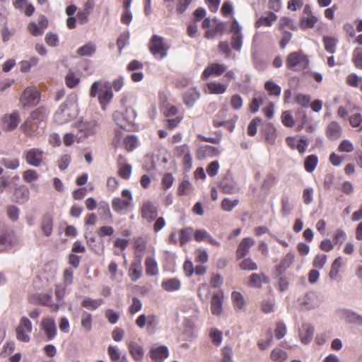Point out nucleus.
Here are the masks:
<instances>
[{
	"label": "nucleus",
	"instance_id": "1",
	"mask_svg": "<svg viewBox=\"0 0 362 362\" xmlns=\"http://www.w3.org/2000/svg\"><path fill=\"white\" fill-rule=\"evenodd\" d=\"M89 95L91 98L98 95L99 103L104 110L113 97L111 85L109 82L104 81L93 82L90 86Z\"/></svg>",
	"mask_w": 362,
	"mask_h": 362
},
{
	"label": "nucleus",
	"instance_id": "2",
	"mask_svg": "<svg viewBox=\"0 0 362 362\" xmlns=\"http://www.w3.org/2000/svg\"><path fill=\"white\" fill-rule=\"evenodd\" d=\"M287 69L300 72L306 70L310 65V59L303 50H298L290 52L285 60Z\"/></svg>",
	"mask_w": 362,
	"mask_h": 362
},
{
	"label": "nucleus",
	"instance_id": "3",
	"mask_svg": "<svg viewBox=\"0 0 362 362\" xmlns=\"http://www.w3.org/2000/svg\"><path fill=\"white\" fill-rule=\"evenodd\" d=\"M148 48L150 52L153 56L163 59L168 54L170 45L165 41L163 37L153 35L150 40Z\"/></svg>",
	"mask_w": 362,
	"mask_h": 362
},
{
	"label": "nucleus",
	"instance_id": "4",
	"mask_svg": "<svg viewBox=\"0 0 362 362\" xmlns=\"http://www.w3.org/2000/svg\"><path fill=\"white\" fill-rule=\"evenodd\" d=\"M122 197H115L112 200V207L117 213L128 211L132 206L133 197L129 189L122 191Z\"/></svg>",
	"mask_w": 362,
	"mask_h": 362
},
{
	"label": "nucleus",
	"instance_id": "5",
	"mask_svg": "<svg viewBox=\"0 0 362 362\" xmlns=\"http://www.w3.org/2000/svg\"><path fill=\"white\" fill-rule=\"evenodd\" d=\"M40 100V93L35 87L25 88L20 96V103L23 107L37 105Z\"/></svg>",
	"mask_w": 362,
	"mask_h": 362
},
{
	"label": "nucleus",
	"instance_id": "6",
	"mask_svg": "<svg viewBox=\"0 0 362 362\" xmlns=\"http://www.w3.org/2000/svg\"><path fill=\"white\" fill-rule=\"evenodd\" d=\"M139 213L142 219L148 223H152L158 215V209L152 201L146 200L142 202Z\"/></svg>",
	"mask_w": 362,
	"mask_h": 362
},
{
	"label": "nucleus",
	"instance_id": "7",
	"mask_svg": "<svg viewBox=\"0 0 362 362\" xmlns=\"http://www.w3.org/2000/svg\"><path fill=\"white\" fill-rule=\"evenodd\" d=\"M32 330L31 321L26 317H22L16 329L17 339L23 342H28L30 339L29 334L32 332Z\"/></svg>",
	"mask_w": 362,
	"mask_h": 362
},
{
	"label": "nucleus",
	"instance_id": "8",
	"mask_svg": "<svg viewBox=\"0 0 362 362\" xmlns=\"http://www.w3.org/2000/svg\"><path fill=\"white\" fill-rule=\"evenodd\" d=\"M21 121L18 111L14 110L10 114H5L1 117V127L5 132L15 130Z\"/></svg>",
	"mask_w": 362,
	"mask_h": 362
},
{
	"label": "nucleus",
	"instance_id": "9",
	"mask_svg": "<svg viewBox=\"0 0 362 362\" xmlns=\"http://www.w3.org/2000/svg\"><path fill=\"white\" fill-rule=\"evenodd\" d=\"M23 157L28 165L40 167L43 163L44 152L40 148H33L25 151Z\"/></svg>",
	"mask_w": 362,
	"mask_h": 362
},
{
	"label": "nucleus",
	"instance_id": "10",
	"mask_svg": "<svg viewBox=\"0 0 362 362\" xmlns=\"http://www.w3.org/2000/svg\"><path fill=\"white\" fill-rule=\"evenodd\" d=\"M137 327L143 329L146 325V329L148 332L153 333L156 331L158 324V320L156 315H149L146 316L144 314L140 315L135 322Z\"/></svg>",
	"mask_w": 362,
	"mask_h": 362
},
{
	"label": "nucleus",
	"instance_id": "11",
	"mask_svg": "<svg viewBox=\"0 0 362 362\" xmlns=\"http://www.w3.org/2000/svg\"><path fill=\"white\" fill-rule=\"evenodd\" d=\"M30 302L35 304H40L44 306H47L53 312H57L59 309V305L57 303H54L53 302L52 295L48 293H40L34 296L31 298Z\"/></svg>",
	"mask_w": 362,
	"mask_h": 362
},
{
	"label": "nucleus",
	"instance_id": "12",
	"mask_svg": "<svg viewBox=\"0 0 362 362\" xmlns=\"http://www.w3.org/2000/svg\"><path fill=\"white\" fill-rule=\"evenodd\" d=\"M227 69V66L223 64L211 63L209 64L202 74L201 78L202 80H206L210 76H220Z\"/></svg>",
	"mask_w": 362,
	"mask_h": 362
},
{
	"label": "nucleus",
	"instance_id": "13",
	"mask_svg": "<svg viewBox=\"0 0 362 362\" xmlns=\"http://www.w3.org/2000/svg\"><path fill=\"white\" fill-rule=\"evenodd\" d=\"M79 132L83 134L84 138L95 135L99 129V124L96 120L81 122L78 125Z\"/></svg>",
	"mask_w": 362,
	"mask_h": 362
},
{
	"label": "nucleus",
	"instance_id": "14",
	"mask_svg": "<svg viewBox=\"0 0 362 362\" xmlns=\"http://www.w3.org/2000/svg\"><path fill=\"white\" fill-rule=\"evenodd\" d=\"M41 328L44 331L47 340L53 339L57 333L55 321L53 318L47 317L41 322Z\"/></svg>",
	"mask_w": 362,
	"mask_h": 362
},
{
	"label": "nucleus",
	"instance_id": "15",
	"mask_svg": "<svg viewBox=\"0 0 362 362\" xmlns=\"http://www.w3.org/2000/svg\"><path fill=\"white\" fill-rule=\"evenodd\" d=\"M224 294L223 291H219L213 294L211 300V311L212 315L219 316L223 312V303Z\"/></svg>",
	"mask_w": 362,
	"mask_h": 362
},
{
	"label": "nucleus",
	"instance_id": "16",
	"mask_svg": "<svg viewBox=\"0 0 362 362\" xmlns=\"http://www.w3.org/2000/svg\"><path fill=\"white\" fill-rule=\"evenodd\" d=\"M255 241L251 238H244L239 243L235 252L237 259L244 258L248 255L250 248L255 245Z\"/></svg>",
	"mask_w": 362,
	"mask_h": 362
},
{
	"label": "nucleus",
	"instance_id": "17",
	"mask_svg": "<svg viewBox=\"0 0 362 362\" xmlns=\"http://www.w3.org/2000/svg\"><path fill=\"white\" fill-rule=\"evenodd\" d=\"M220 151L218 148L209 145L199 146L196 151V158L202 160L206 158L218 156Z\"/></svg>",
	"mask_w": 362,
	"mask_h": 362
},
{
	"label": "nucleus",
	"instance_id": "18",
	"mask_svg": "<svg viewBox=\"0 0 362 362\" xmlns=\"http://www.w3.org/2000/svg\"><path fill=\"white\" fill-rule=\"evenodd\" d=\"M125 158L119 155L118 156L117 164L118 167L117 175L124 180H129L132 171V167L130 164L124 163Z\"/></svg>",
	"mask_w": 362,
	"mask_h": 362
},
{
	"label": "nucleus",
	"instance_id": "19",
	"mask_svg": "<svg viewBox=\"0 0 362 362\" xmlns=\"http://www.w3.org/2000/svg\"><path fill=\"white\" fill-rule=\"evenodd\" d=\"M168 356V349L164 345L159 346L158 347H153L149 351V356L153 361L163 362Z\"/></svg>",
	"mask_w": 362,
	"mask_h": 362
},
{
	"label": "nucleus",
	"instance_id": "20",
	"mask_svg": "<svg viewBox=\"0 0 362 362\" xmlns=\"http://www.w3.org/2000/svg\"><path fill=\"white\" fill-rule=\"evenodd\" d=\"M12 244V236L6 225L0 222V251H4Z\"/></svg>",
	"mask_w": 362,
	"mask_h": 362
},
{
	"label": "nucleus",
	"instance_id": "21",
	"mask_svg": "<svg viewBox=\"0 0 362 362\" xmlns=\"http://www.w3.org/2000/svg\"><path fill=\"white\" fill-rule=\"evenodd\" d=\"M72 116L69 112V108L66 104L61 105L59 110L54 115V119L58 124H64L68 122Z\"/></svg>",
	"mask_w": 362,
	"mask_h": 362
},
{
	"label": "nucleus",
	"instance_id": "22",
	"mask_svg": "<svg viewBox=\"0 0 362 362\" xmlns=\"http://www.w3.org/2000/svg\"><path fill=\"white\" fill-rule=\"evenodd\" d=\"M53 226L54 221L52 216L49 214H45L40 222V228L45 236L49 237L52 235Z\"/></svg>",
	"mask_w": 362,
	"mask_h": 362
},
{
	"label": "nucleus",
	"instance_id": "23",
	"mask_svg": "<svg viewBox=\"0 0 362 362\" xmlns=\"http://www.w3.org/2000/svg\"><path fill=\"white\" fill-rule=\"evenodd\" d=\"M228 88V85L219 82L213 81L206 83L204 91L209 94L220 95L224 93Z\"/></svg>",
	"mask_w": 362,
	"mask_h": 362
},
{
	"label": "nucleus",
	"instance_id": "24",
	"mask_svg": "<svg viewBox=\"0 0 362 362\" xmlns=\"http://www.w3.org/2000/svg\"><path fill=\"white\" fill-rule=\"evenodd\" d=\"M200 98V93L195 88H192L188 89L183 94V101L184 103L188 107H192L196 101H197Z\"/></svg>",
	"mask_w": 362,
	"mask_h": 362
},
{
	"label": "nucleus",
	"instance_id": "25",
	"mask_svg": "<svg viewBox=\"0 0 362 362\" xmlns=\"http://www.w3.org/2000/svg\"><path fill=\"white\" fill-rule=\"evenodd\" d=\"M98 212L102 221L107 223H111L112 221L113 216L107 202H100L98 208Z\"/></svg>",
	"mask_w": 362,
	"mask_h": 362
},
{
	"label": "nucleus",
	"instance_id": "26",
	"mask_svg": "<svg viewBox=\"0 0 362 362\" xmlns=\"http://www.w3.org/2000/svg\"><path fill=\"white\" fill-rule=\"evenodd\" d=\"M128 349L135 361H142L144 356V350L142 346L134 341H130L128 344Z\"/></svg>",
	"mask_w": 362,
	"mask_h": 362
},
{
	"label": "nucleus",
	"instance_id": "27",
	"mask_svg": "<svg viewBox=\"0 0 362 362\" xmlns=\"http://www.w3.org/2000/svg\"><path fill=\"white\" fill-rule=\"evenodd\" d=\"M262 131L264 135L265 141L268 144L274 145L277 138V130L274 125L270 122L267 123Z\"/></svg>",
	"mask_w": 362,
	"mask_h": 362
},
{
	"label": "nucleus",
	"instance_id": "28",
	"mask_svg": "<svg viewBox=\"0 0 362 362\" xmlns=\"http://www.w3.org/2000/svg\"><path fill=\"white\" fill-rule=\"evenodd\" d=\"M341 135V128L340 124L335 121L331 122L326 129V136L331 140H336Z\"/></svg>",
	"mask_w": 362,
	"mask_h": 362
},
{
	"label": "nucleus",
	"instance_id": "29",
	"mask_svg": "<svg viewBox=\"0 0 362 362\" xmlns=\"http://www.w3.org/2000/svg\"><path fill=\"white\" fill-rule=\"evenodd\" d=\"M48 114L49 112L47 109L45 107L40 106L31 112L28 118L35 121L40 125L42 122L47 119Z\"/></svg>",
	"mask_w": 362,
	"mask_h": 362
},
{
	"label": "nucleus",
	"instance_id": "30",
	"mask_svg": "<svg viewBox=\"0 0 362 362\" xmlns=\"http://www.w3.org/2000/svg\"><path fill=\"white\" fill-rule=\"evenodd\" d=\"M13 195L16 202L23 204L29 199L30 191L26 186L21 185L15 189Z\"/></svg>",
	"mask_w": 362,
	"mask_h": 362
},
{
	"label": "nucleus",
	"instance_id": "31",
	"mask_svg": "<svg viewBox=\"0 0 362 362\" xmlns=\"http://www.w3.org/2000/svg\"><path fill=\"white\" fill-rule=\"evenodd\" d=\"M146 274L148 276H156L158 274V263L155 258L148 256L144 262Z\"/></svg>",
	"mask_w": 362,
	"mask_h": 362
},
{
	"label": "nucleus",
	"instance_id": "32",
	"mask_svg": "<svg viewBox=\"0 0 362 362\" xmlns=\"http://www.w3.org/2000/svg\"><path fill=\"white\" fill-rule=\"evenodd\" d=\"M161 287L168 292H173L180 288L181 283L177 278L167 279L162 281Z\"/></svg>",
	"mask_w": 362,
	"mask_h": 362
},
{
	"label": "nucleus",
	"instance_id": "33",
	"mask_svg": "<svg viewBox=\"0 0 362 362\" xmlns=\"http://www.w3.org/2000/svg\"><path fill=\"white\" fill-rule=\"evenodd\" d=\"M315 329L311 325L305 324L302 326V331L300 332V337L303 344H308L313 339Z\"/></svg>",
	"mask_w": 362,
	"mask_h": 362
},
{
	"label": "nucleus",
	"instance_id": "34",
	"mask_svg": "<svg viewBox=\"0 0 362 362\" xmlns=\"http://www.w3.org/2000/svg\"><path fill=\"white\" fill-rule=\"evenodd\" d=\"M23 132L28 136H33L39 128V124L30 118L26 119L21 125Z\"/></svg>",
	"mask_w": 362,
	"mask_h": 362
},
{
	"label": "nucleus",
	"instance_id": "35",
	"mask_svg": "<svg viewBox=\"0 0 362 362\" xmlns=\"http://www.w3.org/2000/svg\"><path fill=\"white\" fill-rule=\"evenodd\" d=\"M142 275V267L141 261L132 262L131 264L130 269L129 270V276L132 281H136L141 277Z\"/></svg>",
	"mask_w": 362,
	"mask_h": 362
},
{
	"label": "nucleus",
	"instance_id": "36",
	"mask_svg": "<svg viewBox=\"0 0 362 362\" xmlns=\"http://www.w3.org/2000/svg\"><path fill=\"white\" fill-rule=\"evenodd\" d=\"M104 303L102 298L93 299L91 298H85L81 303V305L88 310H95L98 309Z\"/></svg>",
	"mask_w": 362,
	"mask_h": 362
},
{
	"label": "nucleus",
	"instance_id": "37",
	"mask_svg": "<svg viewBox=\"0 0 362 362\" xmlns=\"http://www.w3.org/2000/svg\"><path fill=\"white\" fill-rule=\"evenodd\" d=\"M323 44L325 49L329 54H334L336 52L337 46L338 44V39L331 36H324Z\"/></svg>",
	"mask_w": 362,
	"mask_h": 362
},
{
	"label": "nucleus",
	"instance_id": "38",
	"mask_svg": "<svg viewBox=\"0 0 362 362\" xmlns=\"http://www.w3.org/2000/svg\"><path fill=\"white\" fill-rule=\"evenodd\" d=\"M318 18L315 15L303 16L300 20V27L303 30L314 28Z\"/></svg>",
	"mask_w": 362,
	"mask_h": 362
},
{
	"label": "nucleus",
	"instance_id": "39",
	"mask_svg": "<svg viewBox=\"0 0 362 362\" xmlns=\"http://www.w3.org/2000/svg\"><path fill=\"white\" fill-rule=\"evenodd\" d=\"M233 305L235 310H243L245 305V301L243 296L238 291H233L231 293Z\"/></svg>",
	"mask_w": 362,
	"mask_h": 362
},
{
	"label": "nucleus",
	"instance_id": "40",
	"mask_svg": "<svg viewBox=\"0 0 362 362\" xmlns=\"http://www.w3.org/2000/svg\"><path fill=\"white\" fill-rule=\"evenodd\" d=\"M277 19L275 13L270 12L267 16H262L255 22V27L259 28L262 26L269 27L272 25L273 22Z\"/></svg>",
	"mask_w": 362,
	"mask_h": 362
},
{
	"label": "nucleus",
	"instance_id": "41",
	"mask_svg": "<svg viewBox=\"0 0 362 362\" xmlns=\"http://www.w3.org/2000/svg\"><path fill=\"white\" fill-rule=\"evenodd\" d=\"M178 233L180 245V246H184L191 240L193 234V228L192 227H187L180 229Z\"/></svg>",
	"mask_w": 362,
	"mask_h": 362
},
{
	"label": "nucleus",
	"instance_id": "42",
	"mask_svg": "<svg viewBox=\"0 0 362 362\" xmlns=\"http://www.w3.org/2000/svg\"><path fill=\"white\" fill-rule=\"evenodd\" d=\"M342 265V257H338L332 264L329 276L332 280H337L339 278V269Z\"/></svg>",
	"mask_w": 362,
	"mask_h": 362
},
{
	"label": "nucleus",
	"instance_id": "43",
	"mask_svg": "<svg viewBox=\"0 0 362 362\" xmlns=\"http://www.w3.org/2000/svg\"><path fill=\"white\" fill-rule=\"evenodd\" d=\"M264 89L269 95L279 97L281 93V88L272 81H267L264 83Z\"/></svg>",
	"mask_w": 362,
	"mask_h": 362
},
{
	"label": "nucleus",
	"instance_id": "44",
	"mask_svg": "<svg viewBox=\"0 0 362 362\" xmlns=\"http://www.w3.org/2000/svg\"><path fill=\"white\" fill-rule=\"evenodd\" d=\"M96 47L93 42H88L85 45L79 47L76 53L81 57H89L95 52Z\"/></svg>",
	"mask_w": 362,
	"mask_h": 362
},
{
	"label": "nucleus",
	"instance_id": "45",
	"mask_svg": "<svg viewBox=\"0 0 362 362\" xmlns=\"http://www.w3.org/2000/svg\"><path fill=\"white\" fill-rule=\"evenodd\" d=\"M318 163V158L316 155H310L307 156L304 161V168L308 173H312L315 170Z\"/></svg>",
	"mask_w": 362,
	"mask_h": 362
},
{
	"label": "nucleus",
	"instance_id": "46",
	"mask_svg": "<svg viewBox=\"0 0 362 362\" xmlns=\"http://www.w3.org/2000/svg\"><path fill=\"white\" fill-rule=\"evenodd\" d=\"M351 61L356 69H362V47H356L352 53Z\"/></svg>",
	"mask_w": 362,
	"mask_h": 362
},
{
	"label": "nucleus",
	"instance_id": "47",
	"mask_svg": "<svg viewBox=\"0 0 362 362\" xmlns=\"http://www.w3.org/2000/svg\"><path fill=\"white\" fill-rule=\"evenodd\" d=\"M147 239L143 236L134 238V249L136 252L144 253L146 250Z\"/></svg>",
	"mask_w": 362,
	"mask_h": 362
},
{
	"label": "nucleus",
	"instance_id": "48",
	"mask_svg": "<svg viewBox=\"0 0 362 362\" xmlns=\"http://www.w3.org/2000/svg\"><path fill=\"white\" fill-rule=\"evenodd\" d=\"M287 357V353L279 348L274 349L270 355L271 359L275 362H284Z\"/></svg>",
	"mask_w": 362,
	"mask_h": 362
},
{
	"label": "nucleus",
	"instance_id": "49",
	"mask_svg": "<svg viewBox=\"0 0 362 362\" xmlns=\"http://www.w3.org/2000/svg\"><path fill=\"white\" fill-rule=\"evenodd\" d=\"M81 81L80 78L74 72H69L65 76L66 86L69 88H74L79 84Z\"/></svg>",
	"mask_w": 362,
	"mask_h": 362
},
{
	"label": "nucleus",
	"instance_id": "50",
	"mask_svg": "<svg viewBox=\"0 0 362 362\" xmlns=\"http://www.w3.org/2000/svg\"><path fill=\"white\" fill-rule=\"evenodd\" d=\"M239 267L243 270L253 271L257 269V264L250 257L244 258L239 262Z\"/></svg>",
	"mask_w": 362,
	"mask_h": 362
},
{
	"label": "nucleus",
	"instance_id": "51",
	"mask_svg": "<svg viewBox=\"0 0 362 362\" xmlns=\"http://www.w3.org/2000/svg\"><path fill=\"white\" fill-rule=\"evenodd\" d=\"M239 204V199H230L224 198L221 204V207L224 211H231Z\"/></svg>",
	"mask_w": 362,
	"mask_h": 362
},
{
	"label": "nucleus",
	"instance_id": "52",
	"mask_svg": "<svg viewBox=\"0 0 362 362\" xmlns=\"http://www.w3.org/2000/svg\"><path fill=\"white\" fill-rule=\"evenodd\" d=\"M281 120L284 126L291 128L295 124V120L291 113L288 110H285L281 113Z\"/></svg>",
	"mask_w": 362,
	"mask_h": 362
},
{
	"label": "nucleus",
	"instance_id": "53",
	"mask_svg": "<svg viewBox=\"0 0 362 362\" xmlns=\"http://www.w3.org/2000/svg\"><path fill=\"white\" fill-rule=\"evenodd\" d=\"M349 124L354 128L362 129V115L361 112H354L349 117Z\"/></svg>",
	"mask_w": 362,
	"mask_h": 362
},
{
	"label": "nucleus",
	"instance_id": "54",
	"mask_svg": "<svg viewBox=\"0 0 362 362\" xmlns=\"http://www.w3.org/2000/svg\"><path fill=\"white\" fill-rule=\"evenodd\" d=\"M0 163L6 168L16 170L20 166V161L18 158H3Z\"/></svg>",
	"mask_w": 362,
	"mask_h": 362
},
{
	"label": "nucleus",
	"instance_id": "55",
	"mask_svg": "<svg viewBox=\"0 0 362 362\" xmlns=\"http://www.w3.org/2000/svg\"><path fill=\"white\" fill-rule=\"evenodd\" d=\"M210 288L207 284L204 283L199 285L197 290V295L202 301H206L209 296Z\"/></svg>",
	"mask_w": 362,
	"mask_h": 362
},
{
	"label": "nucleus",
	"instance_id": "56",
	"mask_svg": "<svg viewBox=\"0 0 362 362\" xmlns=\"http://www.w3.org/2000/svg\"><path fill=\"white\" fill-rule=\"evenodd\" d=\"M311 97L310 95L298 93L295 96V102L303 107H308L310 105Z\"/></svg>",
	"mask_w": 362,
	"mask_h": 362
},
{
	"label": "nucleus",
	"instance_id": "57",
	"mask_svg": "<svg viewBox=\"0 0 362 362\" xmlns=\"http://www.w3.org/2000/svg\"><path fill=\"white\" fill-rule=\"evenodd\" d=\"M262 122V119L259 117H255L248 124L247 134L250 136H254L257 132V127Z\"/></svg>",
	"mask_w": 362,
	"mask_h": 362
},
{
	"label": "nucleus",
	"instance_id": "58",
	"mask_svg": "<svg viewBox=\"0 0 362 362\" xmlns=\"http://www.w3.org/2000/svg\"><path fill=\"white\" fill-rule=\"evenodd\" d=\"M92 315L89 313L84 312L81 317V327L87 332L92 329Z\"/></svg>",
	"mask_w": 362,
	"mask_h": 362
},
{
	"label": "nucleus",
	"instance_id": "59",
	"mask_svg": "<svg viewBox=\"0 0 362 362\" xmlns=\"http://www.w3.org/2000/svg\"><path fill=\"white\" fill-rule=\"evenodd\" d=\"M209 337L215 346H219L222 342V332L216 328L210 329Z\"/></svg>",
	"mask_w": 362,
	"mask_h": 362
},
{
	"label": "nucleus",
	"instance_id": "60",
	"mask_svg": "<svg viewBox=\"0 0 362 362\" xmlns=\"http://www.w3.org/2000/svg\"><path fill=\"white\" fill-rule=\"evenodd\" d=\"M137 144V139L135 136H128L124 140V148L127 151H133Z\"/></svg>",
	"mask_w": 362,
	"mask_h": 362
},
{
	"label": "nucleus",
	"instance_id": "61",
	"mask_svg": "<svg viewBox=\"0 0 362 362\" xmlns=\"http://www.w3.org/2000/svg\"><path fill=\"white\" fill-rule=\"evenodd\" d=\"M39 178V175L36 170L29 169L23 172V179L25 182L30 183L33 181H36Z\"/></svg>",
	"mask_w": 362,
	"mask_h": 362
},
{
	"label": "nucleus",
	"instance_id": "62",
	"mask_svg": "<svg viewBox=\"0 0 362 362\" xmlns=\"http://www.w3.org/2000/svg\"><path fill=\"white\" fill-rule=\"evenodd\" d=\"M346 83L354 88H358L362 83V77L358 76L356 74H350L346 79Z\"/></svg>",
	"mask_w": 362,
	"mask_h": 362
},
{
	"label": "nucleus",
	"instance_id": "63",
	"mask_svg": "<svg viewBox=\"0 0 362 362\" xmlns=\"http://www.w3.org/2000/svg\"><path fill=\"white\" fill-rule=\"evenodd\" d=\"M304 298L305 300L303 302V304L305 305L306 309H312L317 305V303L315 302L316 296L315 293H312L306 294Z\"/></svg>",
	"mask_w": 362,
	"mask_h": 362
},
{
	"label": "nucleus",
	"instance_id": "64",
	"mask_svg": "<svg viewBox=\"0 0 362 362\" xmlns=\"http://www.w3.org/2000/svg\"><path fill=\"white\" fill-rule=\"evenodd\" d=\"M190 152L189 147L187 144H182L177 146L174 148V155L177 158H182Z\"/></svg>",
	"mask_w": 362,
	"mask_h": 362
}]
</instances>
